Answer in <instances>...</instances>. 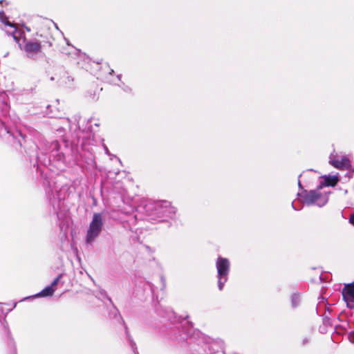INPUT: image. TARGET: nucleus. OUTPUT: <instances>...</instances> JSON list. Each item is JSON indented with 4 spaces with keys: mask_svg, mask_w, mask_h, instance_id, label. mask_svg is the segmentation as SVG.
Segmentation results:
<instances>
[{
    "mask_svg": "<svg viewBox=\"0 0 354 354\" xmlns=\"http://www.w3.org/2000/svg\"><path fill=\"white\" fill-rule=\"evenodd\" d=\"M102 225L103 223L101 214L95 213L86 233L87 243L92 242L98 236L102 230Z\"/></svg>",
    "mask_w": 354,
    "mask_h": 354,
    "instance_id": "f257e3e1",
    "label": "nucleus"
},
{
    "mask_svg": "<svg viewBox=\"0 0 354 354\" xmlns=\"http://www.w3.org/2000/svg\"><path fill=\"white\" fill-rule=\"evenodd\" d=\"M216 268L218 272V286L220 290L223 288L224 283L227 281V276L230 270V262L225 258L218 257L216 261Z\"/></svg>",
    "mask_w": 354,
    "mask_h": 354,
    "instance_id": "f03ea898",
    "label": "nucleus"
},
{
    "mask_svg": "<svg viewBox=\"0 0 354 354\" xmlns=\"http://www.w3.org/2000/svg\"><path fill=\"white\" fill-rule=\"evenodd\" d=\"M21 46V44H19ZM44 41L37 42L31 40L26 41L23 48L20 47L27 55L28 57H32L34 55L41 52L42 47H45Z\"/></svg>",
    "mask_w": 354,
    "mask_h": 354,
    "instance_id": "7ed1b4c3",
    "label": "nucleus"
},
{
    "mask_svg": "<svg viewBox=\"0 0 354 354\" xmlns=\"http://www.w3.org/2000/svg\"><path fill=\"white\" fill-rule=\"evenodd\" d=\"M342 295L343 300L346 303L347 307L351 309L354 308V304H350V302L354 303V282L345 284L342 289Z\"/></svg>",
    "mask_w": 354,
    "mask_h": 354,
    "instance_id": "20e7f679",
    "label": "nucleus"
},
{
    "mask_svg": "<svg viewBox=\"0 0 354 354\" xmlns=\"http://www.w3.org/2000/svg\"><path fill=\"white\" fill-rule=\"evenodd\" d=\"M321 198V194L316 190H310L306 192L304 196V198L307 203L313 204Z\"/></svg>",
    "mask_w": 354,
    "mask_h": 354,
    "instance_id": "39448f33",
    "label": "nucleus"
},
{
    "mask_svg": "<svg viewBox=\"0 0 354 354\" xmlns=\"http://www.w3.org/2000/svg\"><path fill=\"white\" fill-rule=\"evenodd\" d=\"M331 165L337 168V169H347L350 167V161L349 160L344 157L341 158L340 160H334L331 161Z\"/></svg>",
    "mask_w": 354,
    "mask_h": 354,
    "instance_id": "423d86ee",
    "label": "nucleus"
},
{
    "mask_svg": "<svg viewBox=\"0 0 354 354\" xmlns=\"http://www.w3.org/2000/svg\"><path fill=\"white\" fill-rule=\"evenodd\" d=\"M44 37L45 39L41 40V41H44L46 44L44 48H53L56 46V40L53 37L50 32H48L44 35Z\"/></svg>",
    "mask_w": 354,
    "mask_h": 354,
    "instance_id": "0eeeda50",
    "label": "nucleus"
},
{
    "mask_svg": "<svg viewBox=\"0 0 354 354\" xmlns=\"http://www.w3.org/2000/svg\"><path fill=\"white\" fill-rule=\"evenodd\" d=\"M55 291V288L50 286L46 287L39 293L37 294L38 297H49L53 296Z\"/></svg>",
    "mask_w": 354,
    "mask_h": 354,
    "instance_id": "6e6552de",
    "label": "nucleus"
},
{
    "mask_svg": "<svg viewBox=\"0 0 354 354\" xmlns=\"http://www.w3.org/2000/svg\"><path fill=\"white\" fill-rule=\"evenodd\" d=\"M0 21L2 24L11 28H15L17 24L10 22L3 11L0 12Z\"/></svg>",
    "mask_w": 354,
    "mask_h": 354,
    "instance_id": "1a4fd4ad",
    "label": "nucleus"
},
{
    "mask_svg": "<svg viewBox=\"0 0 354 354\" xmlns=\"http://www.w3.org/2000/svg\"><path fill=\"white\" fill-rule=\"evenodd\" d=\"M12 28L13 30L10 34L12 36L15 41L19 44L20 41V37L24 32L21 30H19L17 26Z\"/></svg>",
    "mask_w": 354,
    "mask_h": 354,
    "instance_id": "9d476101",
    "label": "nucleus"
},
{
    "mask_svg": "<svg viewBox=\"0 0 354 354\" xmlns=\"http://www.w3.org/2000/svg\"><path fill=\"white\" fill-rule=\"evenodd\" d=\"M338 179L336 176L326 177L325 178V183L327 186L333 187L337 183Z\"/></svg>",
    "mask_w": 354,
    "mask_h": 354,
    "instance_id": "9b49d317",
    "label": "nucleus"
},
{
    "mask_svg": "<svg viewBox=\"0 0 354 354\" xmlns=\"http://www.w3.org/2000/svg\"><path fill=\"white\" fill-rule=\"evenodd\" d=\"M299 296H297V295H294L292 297V306L294 307H296L299 305Z\"/></svg>",
    "mask_w": 354,
    "mask_h": 354,
    "instance_id": "f8f14e48",
    "label": "nucleus"
},
{
    "mask_svg": "<svg viewBox=\"0 0 354 354\" xmlns=\"http://www.w3.org/2000/svg\"><path fill=\"white\" fill-rule=\"evenodd\" d=\"M62 277V274H59L55 279L54 281L52 282L50 286H52L53 288H55V287L57 286L59 280L61 279V278Z\"/></svg>",
    "mask_w": 354,
    "mask_h": 354,
    "instance_id": "ddd939ff",
    "label": "nucleus"
},
{
    "mask_svg": "<svg viewBox=\"0 0 354 354\" xmlns=\"http://www.w3.org/2000/svg\"><path fill=\"white\" fill-rule=\"evenodd\" d=\"M349 339L352 343H354V330L349 333Z\"/></svg>",
    "mask_w": 354,
    "mask_h": 354,
    "instance_id": "4468645a",
    "label": "nucleus"
},
{
    "mask_svg": "<svg viewBox=\"0 0 354 354\" xmlns=\"http://www.w3.org/2000/svg\"><path fill=\"white\" fill-rule=\"evenodd\" d=\"M349 221H350V223L354 225V214L351 215Z\"/></svg>",
    "mask_w": 354,
    "mask_h": 354,
    "instance_id": "2eb2a0df",
    "label": "nucleus"
},
{
    "mask_svg": "<svg viewBox=\"0 0 354 354\" xmlns=\"http://www.w3.org/2000/svg\"><path fill=\"white\" fill-rule=\"evenodd\" d=\"M162 203L165 204V207L170 205V203H169L167 201H163Z\"/></svg>",
    "mask_w": 354,
    "mask_h": 354,
    "instance_id": "dca6fc26",
    "label": "nucleus"
},
{
    "mask_svg": "<svg viewBox=\"0 0 354 354\" xmlns=\"http://www.w3.org/2000/svg\"><path fill=\"white\" fill-rule=\"evenodd\" d=\"M68 81H71V82H73V78H71L70 77H68Z\"/></svg>",
    "mask_w": 354,
    "mask_h": 354,
    "instance_id": "f3484780",
    "label": "nucleus"
}]
</instances>
